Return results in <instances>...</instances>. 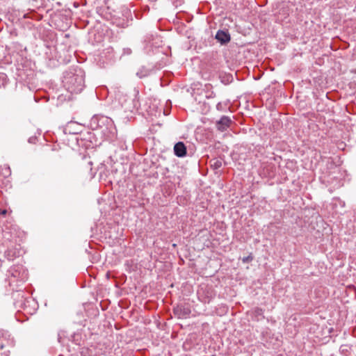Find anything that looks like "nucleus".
<instances>
[{"label":"nucleus","instance_id":"f257e3e1","mask_svg":"<svg viewBox=\"0 0 356 356\" xmlns=\"http://www.w3.org/2000/svg\"><path fill=\"white\" fill-rule=\"evenodd\" d=\"M63 83L71 93H79L85 87L84 72L81 68L72 69L64 74Z\"/></svg>","mask_w":356,"mask_h":356},{"label":"nucleus","instance_id":"f03ea898","mask_svg":"<svg viewBox=\"0 0 356 356\" xmlns=\"http://www.w3.org/2000/svg\"><path fill=\"white\" fill-rule=\"evenodd\" d=\"M92 129H100L106 137L114 136L116 129L113 121L106 116H93L90 122Z\"/></svg>","mask_w":356,"mask_h":356},{"label":"nucleus","instance_id":"7ed1b4c3","mask_svg":"<svg viewBox=\"0 0 356 356\" xmlns=\"http://www.w3.org/2000/svg\"><path fill=\"white\" fill-rule=\"evenodd\" d=\"M191 313V310L190 307L186 305H179L174 308V314L179 318H188Z\"/></svg>","mask_w":356,"mask_h":356},{"label":"nucleus","instance_id":"20e7f679","mask_svg":"<svg viewBox=\"0 0 356 356\" xmlns=\"http://www.w3.org/2000/svg\"><path fill=\"white\" fill-rule=\"evenodd\" d=\"M64 131L65 134H78L82 131L81 124L74 121H70L65 125Z\"/></svg>","mask_w":356,"mask_h":356},{"label":"nucleus","instance_id":"39448f33","mask_svg":"<svg viewBox=\"0 0 356 356\" xmlns=\"http://www.w3.org/2000/svg\"><path fill=\"white\" fill-rule=\"evenodd\" d=\"M232 121L228 116L223 115L216 123V127L218 130L224 131L227 130L231 125Z\"/></svg>","mask_w":356,"mask_h":356},{"label":"nucleus","instance_id":"423d86ee","mask_svg":"<svg viewBox=\"0 0 356 356\" xmlns=\"http://www.w3.org/2000/svg\"><path fill=\"white\" fill-rule=\"evenodd\" d=\"M174 153L178 157H184L186 155V147L183 142H178L175 145Z\"/></svg>","mask_w":356,"mask_h":356},{"label":"nucleus","instance_id":"0eeeda50","mask_svg":"<svg viewBox=\"0 0 356 356\" xmlns=\"http://www.w3.org/2000/svg\"><path fill=\"white\" fill-rule=\"evenodd\" d=\"M154 36L153 35H147L144 39V49L147 52H153L154 51Z\"/></svg>","mask_w":356,"mask_h":356},{"label":"nucleus","instance_id":"6e6552de","mask_svg":"<svg viewBox=\"0 0 356 356\" xmlns=\"http://www.w3.org/2000/svg\"><path fill=\"white\" fill-rule=\"evenodd\" d=\"M216 39L222 44H226L230 41V35L224 31L219 30L216 35Z\"/></svg>","mask_w":356,"mask_h":356},{"label":"nucleus","instance_id":"1a4fd4ad","mask_svg":"<svg viewBox=\"0 0 356 356\" xmlns=\"http://www.w3.org/2000/svg\"><path fill=\"white\" fill-rule=\"evenodd\" d=\"M252 316L254 321H259L264 319V309L260 307H255L252 310Z\"/></svg>","mask_w":356,"mask_h":356},{"label":"nucleus","instance_id":"9d476101","mask_svg":"<svg viewBox=\"0 0 356 356\" xmlns=\"http://www.w3.org/2000/svg\"><path fill=\"white\" fill-rule=\"evenodd\" d=\"M211 166L213 169H218L222 166V161L220 159H215L211 161Z\"/></svg>","mask_w":356,"mask_h":356},{"label":"nucleus","instance_id":"9b49d317","mask_svg":"<svg viewBox=\"0 0 356 356\" xmlns=\"http://www.w3.org/2000/svg\"><path fill=\"white\" fill-rule=\"evenodd\" d=\"M7 83V76L4 73H0V87L4 86Z\"/></svg>","mask_w":356,"mask_h":356},{"label":"nucleus","instance_id":"f8f14e48","mask_svg":"<svg viewBox=\"0 0 356 356\" xmlns=\"http://www.w3.org/2000/svg\"><path fill=\"white\" fill-rule=\"evenodd\" d=\"M253 260V257L252 255H248V257H244L242 259V261L244 264L249 263Z\"/></svg>","mask_w":356,"mask_h":356},{"label":"nucleus","instance_id":"ddd939ff","mask_svg":"<svg viewBox=\"0 0 356 356\" xmlns=\"http://www.w3.org/2000/svg\"><path fill=\"white\" fill-rule=\"evenodd\" d=\"M216 109L218 111H222V106L221 102H218L216 105Z\"/></svg>","mask_w":356,"mask_h":356},{"label":"nucleus","instance_id":"4468645a","mask_svg":"<svg viewBox=\"0 0 356 356\" xmlns=\"http://www.w3.org/2000/svg\"><path fill=\"white\" fill-rule=\"evenodd\" d=\"M207 98L209 99V98H213L216 97V94L213 92H211V93L209 95H207L206 96Z\"/></svg>","mask_w":356,"mask_h":356},{"label":"nucleus","instance_id":"2eb2a0df","mask_svg":"<svg viewBox=\"0 0 356 356\" xmlns=\"http://www.w3.org/2000/svg\"><path fill=\"white\" fill-rule=\"evenodd\" d=\"M10 273L13 277H17V275L15 274L17 273V270H15V268H12L10 270Z\"/></svg>","mask_w":356,"mask_h":356},{"label":"nucleus","instance_id":"dca6fc26","mask_svg":"<svg viewBox=\"0 0 356 356\" xmlns=\"http://www.w3.org/2000/svg\"><path fill=\"white\" fill-rule=\"evenodd\" d=\"M137 75H138L139 77L142 78V77H143V76H145L147 75V74H143V72L141 71V72H137Z\"/></svg>","mask_w":356,"mask_h":356},{"label":"nucleus","instance_id":"f3484780","mask_svg":"<svg viewBox=\"0 0 356 356\" xmlns=\"http://www.w3.org/2000/svg\"><path fill=\"white\" fill-rule=\"evenodd\" d=\"M7 213V211L6 209H0V214L5 216Z\"/></svg>","mask_w":356,"mask_h":356},{"label":"nucleus","instance_id":"a211bd4d","mask_svg":"<svg viewBox=\"0 0 356 356\" xmlns=\"http://www.w3.org/2000/svg\"><path fill=\"white\" fill-rule=\"evenodd\" d=\"M0 348H1V349H3V345L1 344V345H0Z\"/></svg>","mask_w":356,"mask_h":356}]
</instances>
